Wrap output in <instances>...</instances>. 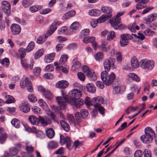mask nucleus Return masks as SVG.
Here are the masks:
<instances>
[{
  "label": "nucleus",
  "instance_id": "30",
  "mask_svg": "<svg viewBox=\"0 0 157 157\" xmlns=\"http://www.w3.org/2000/svg\"><path fill=\"white\" fill-rule=\"evenodd\" d=\"M101 10L103 13L107 14V15H109V14H111L112 10L110 7L105 6L101 7Z\"/></svg>",
  "mask_w": 157,
  "mask_h": 157
},
{
  "label": "nucleus",
  "instance_id": "1",
  "mask_svg": "<svg viewBox=\"0 0 157 157\" xmlns=\"http://www.w3.org/2000/svg\"><path fill=\"white\" fill-rule=\"evenodd\" d=\"M82 95L81 91L75 89L71 91L68 95L63 96L62 97H57L56 98L60 109H63L65 108L66 102H69V101H74L75 100L80 98Z\"/></svg>",
  "mask_w": 157,
  "mask_h": 157
},
{
  "label": "nucleus",
  "instance_id": "2",
  "mask_svg": "<svg viewBox=\"0 0 157 157\" xmlns=\"http://www.w3.org/2000/svg\"><path fill=\"white\" fill-rule=\"evenodd\" d=\"M145 134L140 137L141 140L143 143L149 144L151 143L155 136V133L152 129L149 127L146 128L144 130Z\"/></svg>",
  "mask_w": 157,
  "mask_h": 157
},
{
  "label": "nucleus",
  "instance_id": "44",
  "mask_svg": "<svg viewBox=\"0 0 157 157\" xmlns=\"http://www.w3.org/2000/svg\"><path fill=\"white\" fill-rule=\"evenodd\" d=\"M94 107L96 109H98L101 114L103 115L104 113V111L105 110L104 108L101 105H94Z\"/></svg>",
  "mask_w": 157,
  "mask_h": 157
},
{
  "label": "nucleus",
  "instance_id": "62",
  "mask_svg": "<svg viewBox=\"0 0 157 157\" xmlns=\"http://www.w3.org/2000/svg\"><path fill=\"white\" fill-rule=\"evenodd\" d=\"M78 78L81 81H84L85 79V77L84 75L82 72H79L77 73Z\"/></svg>",
  "mask_w": 157,
  "mask_h": 157
},
{
  "label": "nucleus",
  "instance_id": "53",
  "mask_svg": "<svg viewBox=\"0 0 157 157\" xmlns=\"http://www.w3.org/2000/svg\"><path fill=\"white\" fill-rule=\"evenodd\" d=\"M146 7V5L143 4V3L141 1L139 2L136 6V8L138 10L145 8Z\"/></svg>",
  "mask_w": 157,
  "mask_h": 157
},
{
  "label": "nucleus",
  "instance_id": "57",
  "mask_svg": "<svg viewBox=\"0 0 157 157\" xmlns=\"http://www.w3.org/2000/svg\"><path fill=\"white\" fill-rule=\"evenodd\" d=\"M41 72V68L38 67L35 68L33 71V73L34 75L36 76L39 75Z\"/></svg>",
  "mask_w": 157,
  "mask_h": 157
},
{
  "label": "nucleus",
  "instance_id": "49",
  "mask_svg": "<svg viewBox=\"0 0 157 157\" xmlns=\"http://www.w3.org/2000/svg\"><path fill=\"white\" fill-rule=\"evenodd\" d=\"M80 114L83 118H86L89 115L88 111L84 109L81 110Z\"/></svg>",
  "mask_w": 157,
  "mask_h": 157
},
{
  "label": "nucleus",
  "instance_id": "51",
  "mask_svg": "<svg viewBox=\"0 0 157 157\" xmlns=\"http://www.w3.org/2000/svg\"><path fill=\"white\" fill-rule=\"evenodd\" d=\"M7 137V134L5 133H2L0 136V143L2 144L6 140Z\"/></svg>",
  "mask_w": 157,
  "mask_h": 157
},
{
  "label": "nucleus",
  "instance_id": "41",
  "mask_svg": "<svg viewBox=\"0 0 157 157\" xmlns=\"http://www.w3.org/2000/svg\"><path fill=\"white\" fill-rule=\"evenodd\" d=\"M113 93L115 94H116L120 93L121 90V88L120 86L119 85H113Z\"/></svg>",
  "mask_w": 157,
  "mask_h": 157
},
{
  "label": "nucleus",
  "instance_id": "10",
  "mask_svg": "<svg viewBox=\"0 0 157 157\" xmlns=\"http://www.w3.org/2000/svg\"><path fill=\"white\" fill-rule=\"evenodd\" d=\"M19 108L20 110L25 113L29 112L30 110V106L28 102L26 101H23Z\"/></svg>",
  "mask_w": 157,
  "mask_h": 157
},
{
  "label": "nucleus",
  "instance_id": "64",
  "mask_svg": "<svg viewBox=\"0 0 157 157\" xmlns=\"http://www.w3.org/2000/svg\"><path fill=\"white\" fill-rule=\"evenodd\" d=\"M67 29L65 27H63L59 28L58 31V33L60 34L63 33H65L67 31Z\"/></svg>",
  "mask_w": 157,
  "mask_h": 157
},
{
  "label": "nucleus",
  "instance_id": "60",
  "mask_svg": "<svg viewBox=\"0 0 157 157\" xmlns=\"http://www.w3.org/2000/svg\"><path fill=\"white\" fill-rule=\"evenodd\" d=\"M143 155V152L140 150H136L134 154V157H141Z\"/></svg>",
  "mask_w": 157,
  "mask_h": 157
},
{
  "label": "nucleus",
  "instance_id": "25",
  "mask_svg": "<svg viewBox=\"0 0 157 157\" xmlns=\"http://www.w3.org/2000/svg\"><path fill=\"white\" fill-rule=\"evenodd\" d=\"M92 102L93 103H95L94 105H101V104L103 103L104 99L101 97H98L96 98H93L92 100Z\"/></svg>",
  "mask_w": 157,
  "mask_h": 157
},
{
  "label": "nucleus",
  "instance_id": "18",
  "mask_svg": "<svg viewBox=\"0 0 157 157\" xmlns=\"http://www.w3.org/2000/svg\"><path fill=\"white\" fill-rule=\"evenodd\" d=\"M68 103H72V104H74L76 108H80L83 104V100L80 98L76 99L74 101H69Z\"/></svg>",
  "mask_w": 157,
  "mask_h": 157
},
{
  "label": "nucleus",
  "instance_id": "42",
  "mask_svg": "<svg viewBox=\"0 0 157 157\" xmlns=\"http://www.w3.org/2000/svg\"><path fill=\"white\" fill-rule=\"evenodd\" d=\"M9 152L13 156H16L18 154V150L15 147H12L9 149Z\"/></svg>",
  "mask_w": 157,
  "mask_h": 157
},
{
  "label": "nucleus",
  "instance_id": "43",
  "mask_svg": "<svg viewBox=\"0 0 157 157\" xmlns=\"http://www.w3.org/2000/svg\"><path fill=\"white\" fill-rule=\"evenodd\" d=\"M12 124L15 128H19L20 126V123L19 121L16 118L13 119L11 122Z\"/></svg>",
  "mask_w": 157,
  "mask_h": 157
},
{
  "label": "nucleus",
  "instance_id": "35",
  "mask_svg": "<svg viewBox=\"0 0 157 157\" xmlns=\"http://www.w3.org/2000/svg\"><path fill=\"white\" fill-rule=\"evenodd\" d=\"M68 58L67 55H62L60 59L59 65H64V63L67 61Z\"/></svg>",
  "mask_w": 157,
  "mask_h": 157
},
{
  "label": "nucleus",
  "instance_id": "37",
  "mask_svg": "<svg viewBox=\"0 0 157 157\" xmlns=\"http://www.w3.org/2000/svg\"><path fill=\"white\" fill-rule=\"evenodd\" d=\"M48 147L50 149H54L58 146V143L54 141L50 142L48 145Z\"/></svg>",
  "mask_w": 157,
  "mask_h": 157
},
{
  "label": "nucleus",
  "instance_id": "63",
  "mask_svg": "<svg viewBox=\"0 0 157 157\" xmlns=\"http://www.w3.org/2000/svg\"><path fill=\"white\" fill-rule=\"evenodd\" d=\"M131 90L132 91L137 92V94H138L140 92V88H138L136 85H133L131 87Z\"/></svg>",
  "mask_w": 157,
  "mask_h": 157
},
{
  "label": "nucleus",
  "instance_id": "13",
  "mask_svg": "<svg viewBox=\"0 0 157 157\" xmlns=\"http://www.w3.org/2000/svg\"><path fill=\"white\" fill-rule=\"evenodd\" d=\"M83 41L86 44L90 42L91 43L93 48L95 50H96L98 46L97 43L95 41V37L94 36H90L86 39H83Z\"/></svg>",
  "mask_w": 157,
  "mask_h": 157
},
{
  "label": "nucleus",
  "instance_id": "61",
  "mask_svg": "<svg viewBox=\"0 0 157 157\" xmlns=\"http://www.w3.org/2000/svg\"><path fill=\"white\" fill-rule=\"evenodd\" d=\"M78 112H76L75 114V117L76 120L78 122H81L82 118L81 115Z\"/></svg>",
  "mask_w": 157,
  "mask_h": 157
},
{
  "label": "nucleus",
  "instance_id": "48",
  "mask_svg": "<svg viewBox=\"0 0 157 157\" xmlns=\"http://www.w3.org/2000/svg\"><path fill=\"white\" fill-rule=\"evenodd\" d=\"M43 53L44 50L43 49H40L38 50L35 53V58L36 59H38L43 55Z\"/></svg>",
  "mask_w": 157,
  "mask_h": 157
},
{
  "label": "nucleus",
  "instance_id": "24",
  "mask_svg": "<svg viewBox=\"0 0 157 157\" xmlns=\"http://www.w3.org/2000/svg\"><path fill=\"white\" fill-rule=\"evenodd\" d=\"M89 32L90 30L88 29H83L80 32L79 36L81 38L83 37V39H86L88 37Z\"/></svg>",
  "mask_w": 157,
  "mask_h": 157
},
{
  "label": "nucleus",
  "instance_id": "21",
  "mask_svg": "<svg viewBox=\"0 0 157 157\" xmlns=\"http://www.w3.org/2000/svg\"><path fill=\"white\" fill-rule=\"evenodd\" d=\"M112 16V14H109V15H102L97 20V22H98V23H101L103 22L108 20V19L111 17Z\"/></svg>",
  "mask_w": 157,
  "mask_h": 157
},
{
  "label": "nucleus",
  "instance_id": "45",
  "mask_svg": "<svg viewBox=\"0 0 157 157\" xmlns=\"http://www.w3.org/2000/svg\"><path fill=\"white\" fill-rule=\"evenodd\" d=\"M56 69L57 70H60L65 73H67L68 72V70L67 68L65 67L64 65H59V66L56 67Z\"/></svg>",
  "mask_w": 157,
  "mask_h": 157
},
{
  "label": "nucleus",
  "instance_id": "33",
  "mask_svg": "<svg viewBox=\"0 0 157 157\" xmlns=\"http://www.w3.org/2000/svg\"><path fill=\"white\" fill-rule=\"evenodd\" d=\"M79 26V23L78 22H73L70 26V31L74 32L75 30L78 29Z\"/></svg>",
  "mask_w": 157,
  "mask_h": 157
},
{
  "label": "nucleus",
  "instance_id": "40",
  "mask_svg": "<svg viewBox=\"0 0 157 157\" xmlns=\"http://www.w3.org/2000/svg\"><path fill=\"white\" fill-rule=\"evenodd\" d=\"M103 58V55L102 52H99L95 55V58L96 60L98 61H101Z\"/></svg>",
  "mask_w": 157,
  "mask_h": 157
},
{
  "label": "nucleus",
  "instance_id": "36",
  "mask_svg": "<svg viewBox=\"0 0 157 157\" xmlns=\"http://www.w3.org/2000/svg\"><path fill=\"white\" fill-rule=\"evenodd\" d=\"M29 119L30 122L33 124H38V119L33 116H30L29 117Z\"/></svg>",
  "mask_w": 157,
  "mask_h": 157
},
{
  "label": "nucleus",
  "instance_id": "14",
  "mask_svg": "<svg viewBox=\"0 0 157 157\" xmlns=\"http://www.w3.org/2000/svg\"><path fill=\"white\" fill-rule=\"evenodd\" d=\"M11 33L13 35H16L19 34L21 31V28L18 25L13 24L10 26Z\"/></svg>",
  "mask_w": 157,
  "mask_h": 157
},
{
  "label": "nucleus",
  "instance_id": "23",
  "mask_svg": "<svg viewBox=\"0 0 157 157\" xmlns=\"http://www.w3.org/2000/svg\"><path fill=\"white\" fill-rule=\"evenodd\" d=\"M120 19H116L113 18L112 20H110V22L111 26L115 29L119 23L121 22Z\"/></svg>",
  "mask_w": 157,
  "mask_h": 157
},
{
  "label": "nucleus",
  "instance_id": "31",
  "mask_svg": "<svg viewBox=\"0 0 157 157\" xmlns=\"http://www.w3.org/2000/svg\"><path fill=\"white\" fill-rule=\"evenodd\" d=\"M47 136L50 139L52 138L55 136V132L52 128H49L46 131Z\"/></svg>",
  "mask_w": 157,
  "mask_h": 157
},
{
  "label": "nucleus",
  "instance_id": "20",
  "mask_svg": "<svg viewBox=\"0 0 157 157\" xmlns=\"http://www.w3.org/2000/svg\"><path fill=\"white\" fill-rule=\"evenodd\" d=\"M56 54L55 53H51L46 55L44 58L45 62L47 63L52 62Z\"/></svg>",
  "mask_w": 157,
  "mask_h": 157
},
{
  "label": "nucleus",
  "instance_id": "7",
  "mask_svg": "<svg viewBox=\"0 0 157 157\" xmlns=\"http://www.w3.org/2000/svg\"><path fill=\"white\" fill-rule=\"evenodd\" d=\"M82 70L83 72L86 74V76L91 80H94L96 79V74L94 72H92L87 66H83L82 67Z\"/></svg>",
  "mask_w": 157,
  "mask_h": 157
},
{
  "label": "nucleus",
  "instance_id": "52",
  "mask_svg": "<svg viewBox=\"0 0 157 157\" xmlns=\"http://www.w3.org/2000/svg\"><path fill=\"white\" fill-rule=\"evenodd\" d=\"M39 105L42 108L46 109L47 107V105L44 100L40 99L38 101Z\"/></svg>",
  "mask_w": 157,
  "mask_h": 157
},
{
  "label": "nucleus",
  "instance_id": "28",
  "mask_svg": "<svg viewBox=\"0 0 157 157\" xmlns=\"http://www.w3.org/2000/svg\"><path fill=\"white\" fill-rule=\"evenodd\" d=\"M120 40L122 41H128L129 40H131L133 38L132 36L130 34L127 33L123 34H121L120 36Z\"/></svg>",
  "mask_w": 157,
  "mask_h": 157
},
{
  "label": "nucleus",
  "instance_id": "39",
  "mask_svg": "<svg viewBox=\"0 0 157 157\" xmlns=\"http://www.w3.org/2000/svg\"><path fill=\"white\" fill-rule=\"evenodd\" d=\"M34 1V0H23L22 2L23 6L26 8L32 5Z\"/></svg>",
  "mask_w": 157,
  "mask_h": 157
},
{
  "label": "nucleus",
  "instance_id": "8",
  "mask_svg": "<svg viewBox=\"0 0 157 157\" xmlns=\"http://www.w3.org/2000/svg\"><path fill=\"white\" fill-rule=\"evenodd\" d=\"M2 8L4 13L7 16H9L11 13V6L8 2L4 1L2 2Z\"/></svg>",
  "mask_w": 157,
  "mask_h": 157
},
{
  "label": "nucleus",
  "instance_id": "56",
  "mask_svg": "<svg viewBox=\"0 0 157 157\" xmlns=\"http://www.w3.org/2000/svg\"><path fill=\"white\" fill-rule=\"evenodd\" d=\"M144 33L147 36H152L155 34V32L151 29H147L144 31Z\"/></svg>",
  "mask_w": 157,
  "mask_h": 157
},
{
  "label": "nucleus",
  "instance_id": "32",
  "mask_svg": "<svg viewBox=\"0 0 157 157\" xmlns=\"http://www.w3.org/2000/svg\"><path fill=\"white\" fill-rule=\"evenodd\" d=\"M156 14H150L147 17L144 18L145 21L147 22H150L154 21L156 18Z\"/></svg>",
  "mask_w": 157,
  "mask_h": 157
},
{
  "label": "nucleus",
  "instance_id": "5",
  "mask_svg": "<svg viewBox=\"0 0 157 157\" xmlns=\"http://www.w3.org/2000/svg\"><path fill=\"white\" fill-rule=\"evenodd\" d=\"M115 59L113 58L110 57L108 59H105L103 62V67L105 71H103L109 72L111 67H114V64Z\"/></svg>",
  "mask_w": 157,
  "mask_h": 157
},
{
  "label": "nucleus",
  "instance_id": "58",
  "mask_svg": "<svg viewBox=\"0 0 157 157\" xmlns=\"http://www.w3.org/2000/svg\"><path fill=\"white\" fill-rule=\"evenodd\" d=\"M29 100L31 102H34L36 101L37 99L34 95L32 94H29L28 96Z\"/></svg>",
  "mask_w": 157,
  "mask_h": 157
},
{
  "label": "nucleus",
  "instance_id": "9",
  "mask_svg": "<svg viewBox=\"0 0 157 157\" xmlns=\"http://www.w3.org/2000/svg\"><path fill=\"white\" fill-rule=\"evenodd\" d=\"M71 140L70 138L68 136H66L65 137L63 135L60 136V143L61 145H63L65 143H66L67 148L70 150L71 149Z\"/></svg>",
  "mask_w": 157,
  "mask_h": 157
},
{
  "label": "nucleus",
  "instance_id": "26",
  "mask_svg": "<svg viewBox=\"0 0 157 157\" xmlns=\"http://www.w3.org/2000/svg\"><path fill=\"white\" fill-rule=\"evenodd\" d=\"M131 65L133 68H136L140 65L139 63L136 58L135 57H133L131 59Z\"/></svg>",
  "mask_w": 157,
  "mask_h": 157
},
{
  "label": "nucleus",
  "instance_id": "17",
  "mask_svg": "<svg viewBox=\"0 0 157 157\" xmlns=\"http://www.w3.org/2000/svg\"><path fill=\"white\" fill-rule=\"evenodd\" d=\"M78 58H75L73 61V65L72 66L71 70L73 71L80 68L81 67V63L79 61L77 60Z\"/></svg>",
  "mask_w": 157,
  "mask_h": 157
},
{
  "label": "nucleus",
  "instance_id": "11",
  "mask_svg": "<svg viewBox=\"0 0 157 157\" xmlns=\"http://www.w3.org/2000/svg\"><path fill=\"white\" fill-rule=\"evenodd\" d=\"M61 23V22L59 21H54L53 22L50 27V29L46 33L45 35V37L47 38L49 36L51 35L56 29L57 27L56 25H59Z\"/></svg>",
  "mask_w": 157,
  "mask_h": 157
},
{
  "label": "nucleus",
  "instance_id": "34",
  "mask_svg": "<svg viewBox=\"0 0 157 157\" xmlns=\"http://www.w3.org/2000/svg\"><path fill=\"white\" fill-rule=\"evenodd\" d=\"M6 94V93L4 94L5 95V98L7 99L6 101V103L9 104L14 102L15 100L13 97L10 95H7Z\"/></svg>",
  "mask_w": 157,
  "mask_h": 157
},
{
  "label": "nucleus",
  "instance_id": "12",
  "mask_svg": "<svg viewBox=\"0 0 157 157\" xmlns=\"http://www.w3.org/2000/svg\"><path fill=\"white\" fill-rule=\"evenodd\" d=\"M39 91L42 93L45 98L51 100L52 99V93L47 90L45 89L44 87L40 86L38 88Z\"/></svg>",
  "mask_w": 157,
  "mask_h": 157
},
{
  "label": "nucleus",
  "instance_id": "50",
  "mask_svg": "<svg viewBox=\"0 0 157 157\" xmlns=\"http://www.w3.org/2000/svg\"><path fill=\"white\" fill-rule=\"evenodd\" d=\"M54 67L53 64H49L44 69L46 72H51L53 71Z\"/></svg>",
  "mask_w": 157,
  "mask_h": 157
},
{
  "label": "nucleus",
  "instance_id": "55",
  "mask_svg": "<svg viewBox=\"0 0 157 157\" xmlns=\"http://www.w3.org/2000/svg\"><path fill=\"white\" fill-rule=\"evenodd\" d=\"M48 115L51 117L52 119L53 120V121L55 122H58V121L56 117V116L53 112L50 111Z\"/></svg>",
  "mask_w": 157,
  "mask_h": 157
},
{
  "label": "nucleus",
  "instance_id": "46",
  "mask_svg": "<svg viewBox=\"0 0 157 157\" xmlns=\"http://www.w3.org/2000/svg\"><path fill=\"white\" fill-rule=\"evenodd\" d=\"M35 46V44L34 42L32 41H31L28 44L26 50L27 52H29L31 51L34 48Z\"/></svg>",
  "mask_w": 157,
  "mask_h": 157
},
{
  "label": "nucleus",
  "instance_id": "6",
  "mask_svg": "<svg viewBox=\"0 0 157 157\" xmlns=\"http://www.w3.org/2000/svg\"><path fill=\"white\" fill-rule=\"evenodd\" d=\"M20 86L22 89L26 87L27 90L29 92H33V89L32 86V84L28 78H26L25 80L21 81Z\"/></svg>",
  "mask_w": 157,
  "mask_h": 157
},
{
  "label": "nucleus",
  "instance_id": "16",
  "mask_svg": "<svg viewBox=\"0 0 157 157\" xmlns=\"http://www.w3.org/2000/svg\"><path fill=\"white\" fill-rule=\"evenodd\" d=\"M68 82L65 80L59 81L56 84V87L61 89H65L68 85Z\"/></svg>",
  "mask_w": 157,
  "mask_h": 157
},
{
  "label": "nucleus",
  "instance_id": "4",
  "mask_svg": "<svg viewBox=\"0 0 157 157\" xmlns=\"http://www.w3.org/2000/svg\"><path fill=\"white\" fill-rule=\"evenodd\" d=\"M154 63L152 60L146 61L143 59L140 62V66L142 68L147 71L151 70L154 67Z\"/></svg>",
  "mask_w": 157,
  "mask_h": 157
},
{
  "label": "nucleus",
  "instance_id": "29",
  "mask_svg": "<svg viewBox=\"0 0 157 157\" xmlns=\"http://www.w3.org/2000/svg\"><path fill=\"white\" fill-rule=\"evenodd\" d=\"M60 124L62 128L66 131L68 132L70 130L69 125L63 120H61L60 121Z\"/></svg>",
  "mask_w": 157,
  "mask_h": 157
},
{
  "label": "nucleus",
  "instance_id": "22",
  "mask_svg": "<svg viewBox=\"0 0 157 157\" xmlns=\"http://www.w3.org/2000/svg\"><path fill=\"white\" fill-rule=\"evenodd\" d=\"M86 88L88 91L91 93H94L96 90L95 87L92 83H87L86 86Z\"/></svg>",
  "mask_w": 157,
  "mask_h": 157
},
{
  "label": "nucleus",
  "instance_id": "15",
  "mask_svg": "<svg viewBox=\"0 0 157 157\" xmlns=\"http://www.w3.org/2000/svg\"><path fill=\"white\" fill-rule=\"evenodd\" d=\"M38 121L44 126H47L50 124L52 123V119L48 117L43 118L39 116L38 118Z\"/></svg>",
  "mask_w": 157,
  "mask_h": 157
},
{
  "label": "nucleus",
  "instance_id": "19",
  "mask_svg": "<svg viewBox=\"0 0 157 157\" xmlns=\"http://www.w3.org/2000/svg\"><path fill=\"white\" fill-rule=\"evenodd\" d=\"M76 12L75 10H71L66 13L63 17V20L68 19L73 16L75 14Z\"/></svg>",
  "mask_w": 157,
  "mask_h": 157
},
{
  "label": "nucleus",
  "instance_id": "47",
  "mask_svg": "<svg viewBox=\"0 0 157 157\" xmlns=\"http://www.w3.org/2000/svg\"><path fill=\"white\" fill-rule=\"evenodd\" d=\"M1 63L4 66L7 67L10 64L9 59L7 58H5L2 60Z\"/></svg>",
  "mask_w": 157,
  "mask_h": 157
},
{
  "label": "nucleus",
  "instance_id": "3",
  "mask_svg": "<svg viewBox=\"0 0 157 157\" xmlns=\"http://www.w3.org/2000/svg\"><path fill=\"white\" fill-rule=\"evenodd\" d=\"M108 72L102 71L101 75L102 80L104 84L106 86L111 85L115 78V75L113 73H111L110 75H108Z\"/></svg>",
  "mask_w": 157,
  "mask_h": 157
},
{
  "label": "nucleus",
  "instance_id": "27",
  "mask_svg": "<svg viewBox=\"0 0 157 157\" xmlns=\"http://www.w3.org/2000/svg\"><path fill=\"white\" fill-rule=\"evenodd\" d=\"M88 13L91 16H98L101 14V12L98 9H92L89 11Z\"/></svg>",
  "mask_w": 157,
  "mask_h": 157
},
{
  "label": "nucleus",
  "instance_id": "54",
  "mask_svg": "<svg viewBox=\"0 0 157 157\" xmlns=\"http://www.w3.org/2000/svg\"><path fill=\"white\" fill-rule=\"evenodd\" d=\"M18 52L21 58H23L25 56L26 53L25 49L22 48L19 49Z\"/></svg>",
  "mask_w": 157,
  "mask_h": 157
},
{
  "label": "nucleus",
  "instance_id": "59",
  "mask_svg": "<svg viewBox=\"0 0 157 157\" xmlns=\"http://www.w3.org/2000/svg\"><path fill=\"white\" fill-rule=\"evenodd\" d=\"M127 123L124 122L123 123L121 126L116 130V132H117L123 130L124 129L128 127L127 125Z\"/></svg>",
  "mask_w": 157,
  "mask_h": 157
},
{
  "label": "nucleus",
  "instance_id": "38",
  "mask_svg": "<svg viewBox=\"0 0 157 157\" xmlns=\"http://www.w3.org/2000/svg\"><path fill=\"white\" fill-rule=\"evenodd\" d=\"M42 8L41 6H33L29 8V10L32 13H34L40 10Z\"/></svg>",
  "mask_w": 157,
  "mask_h": 157
}]
</instances>
